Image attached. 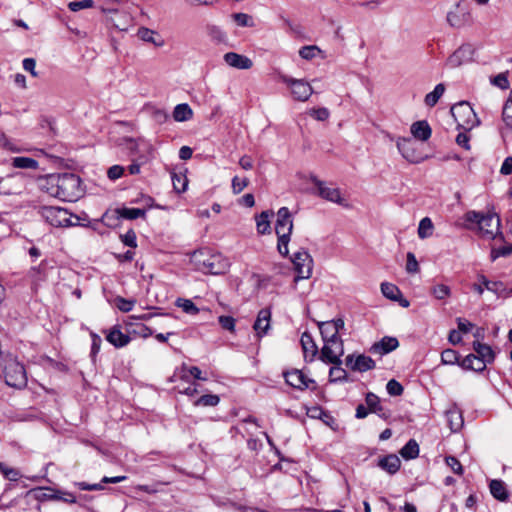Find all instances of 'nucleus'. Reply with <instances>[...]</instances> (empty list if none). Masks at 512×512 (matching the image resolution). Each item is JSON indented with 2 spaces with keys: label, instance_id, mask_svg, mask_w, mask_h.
Here are the masks:
<instances>
[{
  "label": "nucleus",
  "instance_id": "19",
  "mask_svg": "<svg viewBox=\"0 0 512 512\" xmlns=\"http://www.w3.org/2000/svg\"><path fill=\"white\" fill-rule=\"evenodd\" d=\"M399 346V341L395 337L385 336L379 342L374 343L370 352L373 354L384 355L392 352Z\"/></svg>",
  "mask_w": 512,
  "mask_h": 512
},
{
  "label": "nucleus",
  "instance_id": "9",
  "mask_svg": "<svg viewBox=\"0 0 512 512\" xmlns=\"http://www.w3.org/2000/svg\"><path fill=\"white\" fill-rule=\"evenodd\" d=\"M280 80L291 89V94L297 101H307L313 93L311 85L303 79H295L287 75H281Z\"/></svg>",
  "mask_w": 512,
  "mask_h": 512
},
{
  "label": "nucleus",
  "instance_id": "52",
  "mask_svg": "<svg viewBox=\"0 0 512 512\" xmlns=\"http://www.w3.org/2000/svg\"><path fill=\"white\" fill-rule=\"evenodd\" d=\"M386 389L388 394L391 396H400L404 390L403 386L395 379H391L388 381Z\"/></svg>",
  "mask_w": 512,
  "mask_h": 512
},
{
  "label": "nucleus",
  "instance_id": "18",
  "mask_svg": "<svg viewBox=\"0 0 512 512\" xmlns=\"http://www.w3.org/2000/svg\"><path fill=\"white\" fill-rule=\"evenodd\" d=\"M223 58L229 66L236 69L248 70L253 66V62L250 58L235 52H227L224 54Z\"/></svg>",
  "mask_w": 512,
  "mask_h": 512
},
{
  "label": "nucleus",
  "instance_id": "62",
  "mask_svg": "<svg viewBox=\"0 0 512 512\" xmlns=\"http://www.w3.org/2000/svg\"><path fill=\"white\" fill-rule=\"evenodd\" d=\"M121 240L124 245L131 248H135L137 246L136 233L132 229L128 230L124 235H121Z\"/></svg>",
  "mask_w": 512,
  "mask_h": 512
},
{
  "label": "nucleus",
  "instance_id": "42",
  "mask_svg": "<svg viewBox=\"0 0 512 512\" xmlns=\"http://www.w3.org/2000/svg\"><path fill=\"white\" fill-rule=\"evenodd\" d=\"M502 119L505 125L512 129V90L510 91V95L503 107Z\"/></svg>",
  "mask_w": 512,
  "mask_h": 512
},
{
  "label": "nucleus",
  "instance_id": "2",
  "mask_svg": "<svg viewBox=\"0 0 512 512\" xmlns=\"http://www.w3.org/2000/svg\"><path fill=\"white\" fill-rule=\"evenodd\" d=\"M191 261L197 270L212 275L223 274L230 266L229 261L222 254L212 252L208 248L195 251Z\"/></svg>",
  "mask_w": 512,
  "mask_h": 512
},
{
  "label": "nucleus",
  "instance_id": "26",
  "mask_svg": "<svg viewBox=\"0 0 512 512\" xmlns=\"http://www.w3.org/2000/svg\"><path fill=\"white\" fill-rule=\"evenodd\" d=\"M473 349L476 352V356H478L479 360H482L485 366L494 361L495 353L492 350L491 346L480 343L478 341L473 343Z\"/></svg>",
  "mask_w": 512,
  "mask_h": 512
},
{
  "label": "nucleus",
  "instance_id": "59",
  "mask_svg": "<svg viewBox=\"0 0 512 512\" xmlns=\"http://www.w3.org/2000/svg\"><path fill=\"white\" fill-rule=\"evenodd\" d=\"M289 241H290V236H286L285 234H283L281 237H278L277 249H278V252L282 256H287L289 253V250H288Z\"/></svg>",
  "mask_w": 512,
  "mask_h": 512
},
{
  "label": "nucleus",
  "instance_id": "46",
  "mask_svg": "<svg viewBox=\"0 0 512 512\" xmlns=\"http://www.w3.org/2000/svg\"><path fill=\"white\" fill-rule=\"evenodd\" d=\"M126 480V476L103 477L100 483L91 484L89 491L104 489L102 484H116Z\"/></svg>",
  "mask_w": 512,
  "mask_h": 512
},
{
  "label": "nucleus",
  "instance_id": "10",
  "mask_svg": "<svg viewBox=\"0 0 512 512\" xmlns=\"http://www.w3.org/2000/svg\"><path fill=\"white\" fill-rule=\"evenodd\" d=\"M396 146L401 155L411 163H420L425 157L418 151L415 141L409 137H399Z\"/></svg>",
  "mask_w": 512,
  "mask_h": 512
},
{
  "label": "nucleus",
  "instance_id": "27",
  "mask_svg": "<svg viewBox=\"0 0 512 512\" xmlns=\"http://www.w3.org/2000/svg\"><path fill=\"white\" fill-rule=\"evenodd\" d=\"M109 21L113 27L120 31H126L130 24V18L126 13L119 12L118 10H112Z\"/></svg>",
  "mask_w": 512,
  "mask_h": 512
},
{
  "label": "nucleus",
  "instance_id": "8",
  "mask_svg": "<svg viewBox=\"0 0 512 512\" xmlns=\"http://www.w3.org/2000/svg\"><path fill=\"white\" fill-rule=\"evenodd\" d=\"M291 260L294 265V270L297 274L295 277V281H298L300 279H308L311 277L313 259L311 255L308 253V251L302 249L294 253Z\"/></svg>",
  "mask_w": 512,
  "mask_h": 512
},
{
  "label": "nucleus",
  "instance_id": "17",
  "mask_svg": "<svg viewBox=\"0 0 512 512\" xmlns=\"http://www.w3.org/2000/svg\"><path fill=\"white\" fill-rule=\"evenodd\" d=\"M381 292L387 299L398 302L403 308H407L410 305L409 300L403 297L401 290L395 284L383 282L381 284Z\"/></svg>",
  "mask_w": 512,
  "mask_h": 512
},
{
  "label": "nucleus",
  "instance_id": "14",
  "mask_svg": "<svg viewBox=\"0 0 512 512\" xmlns=\"http://www.w3.org/2000/svg\"><path fill=\"white\" fill-rule=\"evenodd\" d=\"M474 48L471 44L461 45L452 55L449 56L447 64L451 68L459 67L460 65L472 60Z\"/></svg>",
  "mask_w": 512,
  "mask_h": 512
},
{
  "label": "nucleus",
  "instance_id": "58",
  "mask_svg": "<svg viewBox=\"0 0 512 512\" xmlns=\"http://www.w3.org/2000/svg\"><path fill=\"white\" fill-rule=\"evenodd\" d=\"M406 271L411 274L419 271L418 261L412 252L407 253Z\"/></svg>",
  "mask_w": 512,
  "mask_h": 512
},
{
  "label": "nucleus",
  "instance_id": "32",
  "mask_svg": "<svg viewBox=\"0 0 512 512\" xmlns=\"http://www.w3.org/2000/svg\"><path fill=\"white\" fill-rule=\"evenodd\" d=\"M193 117V111L186 103L178 104L173 110V118L177 122L188 121Z\"/></svg>",
  "mask_w": 512,
  "mask_h": 512
},
{
  "label": "nucleus",
  "instance_id": "21",
  "mask_svg": "<svg viewBox=\"0 0 512 512\" xmlns=\"http://www.w3.org/2000/svg\"><path fill=\"white\" fill-rule=\"evenodd\" d=\"M300 342L303 349L305 361L312 362L315 356L318 354V347L312 335L308 332H304L301 336Z\"/></svg>",
  "mask_w": 512,
  "mask_h": 512
},
{
  "label": "nucleus",
  "instance_id": "55",
  "mask_svg": "<svg viewBox=\"0 0 512 512\" xmlns=\"http://www.w3.org/2000/svg\"><path fill=\"white\" fill-rule=\"evenodd\" d=\"M249 184V180L247 178L240 179L238 176H235L232 179V190L234 194H239L242 192Z\"/></svg>",
  "mask_w": 512,
  "mask_h": 512
},
{
  "label": "nucleus",
  "instance_id": "38",
  "mask_svg": "<svg viewBox=\"0 0 512 512\" xmlns=\"http://www.w3.org/2000/svg\"><path fill=\"white\" fill-rule=\"evenodd\" d=\"M330 382H348V374L341 364L334 365L329 370Z\"/></svg>",
  "mask_w": 512,
  "mask_h": 512
},
{
  "label": "nucleus",
  "instance_id": "13",
  "mask_svg": "<svg viewBox=\"0 0 512 512\" xmlns=\"http://www.w3.org/2000/svg\"><path fill=\"white\" fill-rule=\"evenodd\" d=\"M310 181L318 188L320 197L340 205L343 204L339 189L325 186V183L319 180L315 175L310 176Z\"/></svg>",
  "mask_w": 512,
  "mask_h": 512
},
{
  "label": "nucleus",
  "instance_id": "53",
  "mask_svg": "<svg viewBox=\"0 0 512 512\" xmlns=\"http://www.w3.org/2000/svg\"><path fill=\"white\" fill-rule=\"evenodd\" d=\"M320 52V49L317 46H304L299 50V55L306 60L313 59L316 54Z\"/></svg>",
  "mask_w": 512,
  "mask_h": 512
},
{
  "label": "nucleus",
  "instance_id": "15",
  "mask_svg": "<svg viewBox=\"0 0 512 512\" xmlns=\"http://www.w3.org/2000/svg\"><path fill=\"white\" fill-rule=\"evenodd\" d=\"M473 290L477 292L479 295H482L484 289L495 293L498 296H501L505 291V285L501 281H489L484 275L478 276V283H474L472 286Z\"/></svg>",
  "mask_w": 512,
  "mask_h": 512
},
{
  "label": "nucleus",
  "instance_id": "12",
  "mask_svg": "<svg viewBox=\"0 0 512 512\" xmlns=\"http://www.w3.org/2000/svg\"><path fill=\"white\" fill-rule=\"evenodd\" d=\"M293 230V220L291 213L287 207H281L277 212V220L275 224V231L278 237L283 234L291 236Z\"/></svg>",
  "mask_w": 512,
  "mask_h": 512
},
{
  "label": "nucleus",
  "instance_id": "28",
  "mask_svg": "<svg viewBox=\"0 0 512 512\" xmlns=\"http://www.w3.org/2000/svg\"><path fill=\"white\" fill-rule=\"evenodd\" d=\"M490 492L494 498L499 501L505 502L509 498V493L506 489V485L502 480L494 479L489 485Z\"/></svg>",
  "mask_w": 512,
  "mask_h": 512
},
{
  "label": "nucleus",
  "instance_id": "29",
  "mask_svg": "<svg viewBox=\"0 0 512 512\" xmlns=\"http://www.w3.org/2000/svg\"><path fill=\"white\" fill-rule=\"evenodd\" d=\"M106 339L109 343L115 347H124L130 342V337L127 334L122 333L118 328L114 327L110 330Z\"/></svg>",
  "mask_w": 512,
  "mask_h": 512
},
{
  "label": "nucleus",
  "instance_id": "7",
  "mask_svg": "<svg viewBox=\"0 0 512 512\" xmlns=\"http://www.w3.org/2000/svg\"><path fill=\"white\" fill-rule=\"evenodd\" d=\"M5 381L11 387L20 388L26 385L27 377L24 366L15 361L9 360L4 367Z\"/></svg>",
  "mask_w": 512,
  "mask_h": 512
},
{
  "label": "nucleus",
  "instance_id": "37",
  "mask_svg": "<svg viewBox=\"0 0 512 512\" xmlns=\"http://www.w3.org/2000/svg\"><path fill=\"white\" fill-rule=\"evenodd\" d=\"M270 216H273L272 211H263L257 218V231L259 234L263 235L270 232Z\"/></svg>",
  "mask_w": 512,
  "mask_h": 512
},
{
  "label": "nucleus",
  "instance_id": "43",
  "mask_svg": "<svg viewBox=\"0 0 512 512\" xmlns=\"http://www.w3.org/2000/svg\"><path fill=\"white\" fill-rule=\"evenodd\" d=\"M0 473L9 481H18L22 476L19 470L8 467L3 462H0Z\"/></svg>",
  "mask_w": 512,
  "mask_h": 512
},
{
  "label": "nucleus",
  "instance_id": "64",
  "mask_svg": "<svg viewBox=\"0 0 512 512\" xmlns=\"http://www.w3.org/2000/svg\"><path fill=\"white\" fill-rule=\"evenodd\" d=\"M119 146L125 147L127 150H129L131 153H134L138 148V142L137 140L130 138V137H124L120 139Z\"/></svg>",
  "mask_w": 512,
  "mask_h": 512
},
{
  "label": "nucleus",
  "instance_id": "22",
  "mask_svg": "<svg viewBox=\"0 0 512 512\" xmlns=\"http://www.w3.org/2000/svg\"><path fill=\"white\" fill-rule=\"evenodd\" d=\"M271 312L269 309H261L258 312L257 319L253 325L256 335L260 338L267 333L270 328Z\"/></svg>",
  "mask_w": 512,
  "mask_h": 512
},
{
  "label": "nucleus",
  "instance_id": "23",
  "mask_svg": "<svg viewBox=\"0 0 512 512\" xmlns=\"http://www.w3.org/2000/svg\"><path fill=\"white\" fill-rule=\"evenodd\" d=\"M413 137L420 141H427L432 134V129L426 120L414 122L410 127Z\"/></svg>",
  "mask_w": 512,
  "mask_h": 512
},
{
  "label": "nucleus",
  "instance_id": "63",
  "mask_svg": "<svg viewBox=\"0 0 512 512\" xmlns=\"http://www.w3.org/2000/svg\"><path fill=\"white\" fill-rule=\"evenodd\" d=\"M218 321L223 329L228 330V331H234L235 319L233 317L222 315L219 317Z\"/></svg>",
  "mask_w": 512,
  "mask_h": 512
},
{
  "label": "nucleus",
  "instance_id": "3",
  "mask_svg": "<svg viewBox=\"0 0 512 512\" xmlns=\"http://www.w3.org/2000/svg\"><path fill=\"white\" fill-rule=\"evenodd\" d=\"M446 21L454 29L472 26L474 19L470 4L466 0H459L447 12Z\"/></svg>",
  "mask_w": 512,
  "mask_h": 512
},
{
  "label": "nucleus",
  "instance_id": "49",
  "mask_svg": "<svg viewBox=\"0 0 512 512\" xmlns=\"http://www.w3.org/2000/svg\"><path fill=\"white\" fill-rule=\"evenodd\" d=\"M220 399L217 395L214 394H206L198 398L194 405L195 406H216L219 403Z\"/></svg>",
  "mask_w": 512,
  "mask_h": 512
},
{
  "label": "nucleus",
  "instance_id": "57",
  "mask_svg": "<svg viewBox=\"0 0 512 512\" xmlns=\"http://www.w3.org/2000/svg\"><path fill=\"white\" fill-rule=\"evenodd\" d=\"M446 464L453 470L455 474L462 475L463 467L459 460L454 456H447L445 458Z\"/></svg>",
  "mask_w": 512,
  "mask_h": 512
},
{
  "label": "nucleus",
  "instance_id": "60",
  "mask_svg": "<svg viewBox=\"0 0 512 512\" xmlns=\"http://www.w3.org/2000/svg\"><path fill=\"white\" fill-rule=\"evenodd\" d=\"M512 254V245H505L498 249H493L491 252V257L495 260L498 257H507Z\"/></svg>",
  "mask_w": 512,
  "mask_h": 512
},
{
  "label": "nucleus",
  "instance_id": "6",
  "mask_svg": "<svg viewBox=\"0 0 512 512\" xmlns=\"http://www.w3.org/2000/svg\"><path fill=\"white\" fill-rule=\"evenodd\" d=\"M344 354L343 340L338 337L329 342L324 343L319 359L328 364H342L341 356Z\"/></svg>",
  "mask_w": 512,
  "mask_h": 512
},
{
  "label": "nucleus",
  "instance_id": "25",
  "mask_svg": "<svg viewBox=\"0 0 512 512\" xmlns=\"http://www.w3.org/2000/svg\"><path fill=\"white\" fill-rule=\"evenodd\" d=\"M137 36L142 41L151 43L155 47H162L165 44L164 39L158 32L147 27H140L137 31Z\"/></svg>",
  "mask_w": 512,
  "mask_h": 512
},
{
  "label": "nucleus",
  "instance_id": "45",
  "mask_svg": "<svg viewBox=\"0 0 512 512\" xmlns=\"http://www.w3.org/2000/svg\"><path fill=\"white\" fill-rule=\"evenodd\" d=\"M47 490L53 492L50 496L51 500H59L70 504L76 503V497L70 492L54 491L50 488H47Z\"/></svg>",
  "mask_w": 512,
  "mask_h": 512
},
{
  "label": "nucleus",
  "instance_id": "11",
  "mask_svg": "<svg viewBox=\"0 0 512 512\" xmlns=\"http://www.w3.org/2000/svg\"><path fill=\"white\" fill-rule=\"evenodd\" d=\"M478 229L483 237L494 239L500 229L499 217L496 214H484L478 225Z\"/></svg>",
  "mask_w": 512,
  "mask_h": 512
},
{
  "label": "nucleus",
  "instance_id": "16",
  "mask_svg": "<svg viewBox=\"0 0 512 512\" xmlns=\"http://www.w3.org/2000/svg\"><path fill=\"white\" fill-rule=\"evenodd\" d=\"M284 378L288 385L293 388L304 390L309 387L310 383H314V380L307 378L302 371L294 369L292 371L284 372Z\"/></svg>",
  "mask_w": 512,
  "mask_h": 512
},
{
  "label": "nucleus",
  "instance_id": "20",
  "mask_svg": "<svg viewBox=\"0 0 512 512\" xmlns=\"http://www.w3.org/2000/svg\"><path fill=\"white\" fill-rule=\"evenodd\" d=\"M145 214H146V211L144 209L123 207V208L116 209L113 212L112 216H109L108 213H105L103 216V219L108 221L110 218H113V217H115V219H118L121 217L124 219L134 220V219H137L140 217H144Z\"/></svg>",
  "mask_w": 512,
  "mask_h": 512
},
{
  "label": "nucleus",
  "instance_id": "61",
  "mask_svg": "<svg viewBox=\"0 0 512 512\" xmlns=\"http://www.w3.org/2000/svg\"><path fill=\"white\" fill-rule=\"evenodd\" d=\"M116 306L119 310H121L122 312H129L132 310L134 304H135V301L134 300H127L125 298H122V297H118L116 298Z\"/></svg>",
  "mask_w": 512,
  "mask_h": 512
},
{
  "label": "nucleus",
  "instance_id": "31",
  "mask_svg": "<svg viewBox=\"0 0 512 512\" xmlns=\"http://www.w3.org/2000/svg\"><path fill=\"white\" fill-rule=\"evenodd\" d=\"M375 365V361L371 357L366 356L364 354H360L355 358L353 364V371L366 372L374 369Z\"/></svg>",
  "mask_w": 512,
  "mask_h": 512
},
{
  "label": "nucleus",
  "instance_id": "35",
  "mask_svg": "<svg viewBox=\"0 0 512 512\" xmlns=\"http://www.w3.org/2000/svg\"><path fill=\"white\" fill-rule=\"evenodd\" d=\"M401 456L406 459H414L419 454V445L414 439H410L400 450Z\"/></svg>",
  "mask_w": 512,
  "mask_h": 512
},
{
  "label": "nucleus",
  "instance_id": "34",
  "mask_svg": "<svg viewBox=\"0 0 512 512\" xmlns=\"http://www.w3.org/2000/svg\"><path fill=\"white\" fill-rule=\"evenodd\" d=\"M318 328L324 343L340 337L329 321L318 322Z\"/></svg>",
  "mask_w": 512,
  "mask_h": 512
},
{
  "label": "nucleus",
  "instance_id": "50",
  "mask_svg": "<svg viewBox=\"0 0 512 512\" xmlns=\"http://www.w3.org/2000/svg\"><path fill=\"white\" fill-rule=\"evenodd\" d=\"M207 34L209 37L217 42H222L225 40V33L221 30L220 27L216 25H208L206 27Z\"/></svg>",
  "mask_w": 512,
  "mask_h": 512
},
{
  "label": "nucleus",
  "instance_id": "36",
  "mask_svg": "<svg viewBox=\"0 0 512 512\" xmlns=\"http://www.w3.org/2000/svg\"><path fill=\"white\" fill-rule=\"evenodd\" d=\"M445 92V85L439 83L434 90L425 96L424 102L428 107H434Z\"/></svg>",
  "mask_w": 512,
  "mask_h": 512
},
{
  "label": "nucleus",
  "instance_id": "48",
  "mask_svg": "<svg viewBox=\"0 0 512 512\" xmlns=\"http://www.w3.org/2000/svg\"><path fill=\"white\" fill-rule=\"evenodd\" d=\"M441 361L443 364L453 365L459 362V354L453 349H445L441 353Z\"/></svg>",
  "mask_w": 512,
  "mask_h": 512
},
{
  "label": "nucleus",
  "instance_id": "44",
  "mask_svg": "<svg viewBox=\"0 0 512 512\" xmlns=\"http://www.w3.org/2000/svg\"><path fill=\"white\" fill-rule=\"evenodd\" d=\"M431 294L438 300L445 299L450 296L451 290L445 284H436L430 290Z\"/></svg>",
  "mask_w": 512,
  "mask_h": 512
},
{
  "label": "nucleus",
  "instance_id": "51",
  "mask_svg": "<svg viewBox=\"0 0 512 512\" xmlns=\"http://www.w3.org/2000/svg\"><path fill=\"white\" fill-rule=\"evenodd\" d=\"M232 17L238 26L252 27L254 25L252 17L248 14L235 13L232 15Z\"/></svg>",
  "mask_w": 512,
  "mask_h": 512
},
{
  "label": "nucleus",
  "instance_id": "56",
  "mask_svg": "<svg viewBox=\"0 0 512 512\" xmlns=\"http://www.w3.org/2000/svg\"><path fill=\"white\" fill-rule=\"evenodd\" d=\"M307 415L310 418H314V419H323V417L333 419L328 412L324 411L321 407H318V406H314V407L308 409Z\"/></svg>",
  "mask_w": 512,
  "mask_h": 512
},
{
  "label": "nucleus",
  "instance_id": "24",
  "mask_svg": "<svg viewBox=\"0 0 512 512\" xmlns=\"http://www.w3.org/2000/svg\"><path fill=\"white\" fill-rule=\"evenodd\" d=\"M377 466L382 470L393 475L397 473L401 466L399 457L395 454H389L387 456L378 459Z\"/></svg>",
  "mask_w": 512,
  "mask_h": 512
},
{
  "label": "nucleus",
  "instance_id": "33",
  "mask_svg": "<svg viewBox=\"0 0 512 512\" xmlns=\"http://www.w3.org/2000/svg\"><path fill=\"white\" fill-rule=\"evenodd\" d=\"M365 400L371 413H377L379 416L384 418L387 417L383 407L380 404V399L377 395H375L372 392H369L367 393Z\"/></svg>",
  "mask_w": 512,
  "mask_h": 512
},
{
  "label": "nucleus",
  "instance_id": "1",
  "mask_svg": "<svg viewBox=\"0 0 512 512\" xmlns=\"http://www.w3.org/2000/svg\"><path fill=\"white\" fill-rule=\"evenodd\" d=\"M49 182L55 187V191H52L51 195L63 201L74 202L83 193L80 177L73 173L51 175Z\"/></svg>",
  "mask_w": 512,
  "mask_h": 512
},
{
  "label": "nucleus",
  "instance_id": "40",
  "mask_svg": "<svg viewBox=\"0 0 512 512\" xmlns=\"http://www.w3.org/2000/svg\"><path fill=\"white\" fill-rule=\"evenodd\" d=\"M447 421L452 431H457L463 425V419L460 412L456 410H450L446 412Z\"/></svg>",
  "mask_w": 512,
  "mask_h": 512
},
{
  "label": "nucleus",
  "instance_id": "47",
  "mask_svg": "<svg viewBox=\"0 0 512 512\" xmlns=\"http://www.w3.org/2000/svg\"><path fill=\"white\" fill-rule=\"evenodd\" d=\"M176 306L182 308V310L185 313L190 314V315H196L199 312V309L189 299H182V298L177 299Z\"/></svg>",
  "mask_w": 512,
  "mask_h": 512
},
{
  "label": "nucleus",
  "instance_id": "39",
  "mask_svg": "<svg viewBox=\"0 0 512 512\" xmlns=\"http://www.w3.org/2000/svg\"><path fill=\"white\" fill-rule=\"evenodd\" d=\"M12 165L15 168L21 169H36L38 162L30 157H15L12 159Z\"/></svg>",
  "mask_w": 512,
  "mask_h": 512
},
{
  "label": "nucleus",
  "instance_id": "30",
  "mask_svg": "<svg viewBox=\"0 0 512 512\" xmlns=\"http://www.w3.org/2000/svg\"><path fill=\"white\" fill-rule=\"evenodd\" d=\"M459 365L465 370H472L475 372H482L486 367L482 360L478 359L475 354L467 355Z\"/></svg>",
  "mask_w": 512,
  "mask_h": 512
},
{
  "label": "nucleus",
  "instance_id": "41",
  "mask_svg": "<svg viewBox=\"0 0 512 512\" xmlns=\"http://www.w3.org/2000/svg\"><path fill=\"white\" fill-rule=\"evenodd\" d=\"M433 228H434V226H433L431 219L429 217H424L420 221L419 227H418L419 238L425 239V238L430 237L433 233Z\"/></svg>",
  "mask_w": 512,
  "mask_h": 512
},
{
  "label": "nucleus",
  "instance_id": "54",
  "mask_svg": "<svg viewBox=\"0 0 512 512\" xmlns=\"http://www.w3.org/2000/svg\"><path fill=\"white\" fill-rule=\"evenodd\" d=\"M93 0H81V1H73L68 4V7L71 11L77 12L82 9H88L93 6Z\"/></svg>",
  "mask_w": 512,
  "mask_h": 512
},
{
  "label": "nucleus",
  "instance_id": "5",
  "mask_svg": "<svg viewBox=\"0 0 512 512\" xmlns=\"http://www.w3.org/2000/svg\"><path fill=\"white\" fill-rule=\"evenodd\" d=\"M459 128L471 130L480 124V120L471 105L466 101L456 103L450 110Z\"/></svg>",
  "mask_w": 512,
  "mask_h": 512
},
{
  "label": "nucleus",
  "instance_id": "4",
  "mask_svg": "<svg viewBox=\"0 0 512 512\" xmlns=\"http://www.w3.org/2000/svg\"><path fill=\"white\" fill-rule=\"evenodd\" d=\"M42 218L54 227H70L78 224L80 218L68 212V210L55 206H42L39 210Z\"/></svg>",
  "mask_w": 512,
  "mask_h": 512
}]
</instances>
